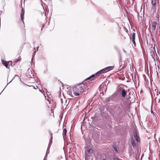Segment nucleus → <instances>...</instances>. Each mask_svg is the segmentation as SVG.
<instances>
[{
  "mask_svg": "<svg viewBox=\"0 0 160 160\" xmlns=\"http://www.w3.org/2000/svg\"><path fill=\"white\" fill-rule=\"evenodd\" d=\"M50 134L51 135L50 140H51V141L52 140V133H51V132H50Z\"/></svg>",
  "mask_w": 160,
  "mask_h": 160,
  "instance_id": "19",
  "label": "nucleus"
},
{
  "mask_svg": "<svg viewBox=\"0 0 160 160\" xmlns=\"http://www.w3.org/2000/svg\"><path fill=\"white\" fill-rule=\"evenodd\" d=\"M114 66H109L108 67L106 68H105L106 70L107 71V72L109 71V70H112V68H113Z\"/></svg>",
  "mask_w": 160,
  "mask_h": 160,
  "instance_id": "8",
  "label": "nucleus"
},
{
  "mask_svg": "<svg viewBox=\"0 0 160 160\" xmlns=\"http://www.w3.org/2000/svg\"><path fill=\"white\" fill-rule=\"evenodd\" d=\"M131 142H132V145L133 146H134L135 145V144L134 143V140L133 139H132V140H131Z\"/></svg>",
  "mask_w": 160,
  "mask_h": 160,
  "instance_id": "16",
  "label": "nucleus"
},
{
  "mask_svg": "<svg viewBox=\"0 0 160 160\" xmlns=\"http://www.w3.org/2000/svg\"><path fill=\"white\" fill-rule=\"evenodd\" d=\"M126 95V92L124 89L122 90V95L123 97H125Z\"/></svg>",
  "mask_w": 160,
  "mask_h": 160,
  "instance_id": "7",
  "label": "nucleus"
},
{
  "mask_svg": "<svg viewBox=\"0 0 160 160\" xmlns=\"http://www.w3.org/2000/svg\"><path fill=\"white\" fill-rule=\"evenodd\" d=\"M41 0V1H42V0Z\"/></svg>",
  "mask_w": 160,
  "mask_h": 160,
  "instance_id": "31",
  "label": "nucleus"
},
{
  "mask_svg": "<svg viewBox=\"0 0 160 160\" xmlns=\"http://www.w3.org/2000/svg\"><path fill=\"white\" fill-rule=\"evenodd\" d=\"M103 160H106V159L105 158L103 159Z\"/></svg>",
  "mask_w": 160,
  "mask_h": 160,
  "instance_id": "28",
  "label": "nucleus"
},
{
  "mask_svg": "<svg viewBox=\"0 0 160 160\" xmlns=\"http://www.w3.org/2000/svg\"><path fill=\"white\" fill-rule=\"evenodd\" d=\"M38 48H39V46L37 48V51H38Z\"/></svg>",
  "mask_w": 160,
  "mask_h": 160,
  "instance_id": "27",
  "label": "nucleus"
},
{
  "mask_svg": "<svg viewBox=\"0 0 160 160\" xmlns=\"http://www.w3.org/2000/svg\"><path fill=\"white\" fill-rule=\"evenodd\" d=\"M68 90L67 91V93L70 96L72 95V92L70 90V89L69 90L68 89Z\"/></svg>",
  "mask_w": 160,
  "mask_h": 160,
  "instance_id": "11",
  "label": "nucleus"
},
{
  "mask_svg": "<svg viewBox=\"0 0 160 160\" xmlns=\"http://www.w3.org/2000/svg\"><path fill=\"white\" fill-rule=\"evenodd\" d=\"M152 4L153 5H155L156 3V0H152Z\"/></svg>",
  "mask_w": 160,
  "mask_h": 160,
  "instance_id": "14",
  "label": "nucleus"
},
{
  "mask_svg": "<svg viewBox=\"0 0 160 160\" xmlns=\"http://www.w3.org/2000/svg\"><path fill=\"white\" fill-rule=\"evenodd\" d=\"M21 60V58H20L19 57L18 58V60H17L16 61H15V63H16L18 61H19V60Z\"/></svg>",
  "mask_w": 160,
  "mask_h": 160,
  "instance_id": "23",
  "label": "nucleus"
},
{
  "mask_svg": "<svg viewBox=\"0 0 160 160\" xmlns=\"http://www.w3.org/2000/svg\"><path fill=\"white\" fill-rule=\"evenodd\" d=\"M107 72V71L106 70V68H104L102 69V70L96 73V74L97 75L100 74L101 73H104Z\"/></svg>",
  "mask_w": 160,
  "mask_h": 160,
  "instance_id": "2",
  "label": "nucleus"
},
{
  "mask_svg": "<svg viewBox=\"0 0 160 160\" xmlns=\"http://www.w3.org/2000/svg\"><path fill=\"white\" fill-rule=\"evenodd\" d=\"M28 76H30V77L32 78V76H33V75L32 73V71L30 69H28Z\"/></svg>",
  "mask_w": 160,
  "mask_h": 160,
  "instance_id": "6",
  "label": "nucleus"
},
{
  "mask_svg": "<svg viewBox=\"0 0 160 160\" xmlns=\"http://www.w3.org/2000/svg\"><path fill=\"white\" fill-rule=\"evenodd\" d=\"M88 152L90 154L92 153V149H89L88 150Z\"/></svg>",
  "mask_w": 160,
  "mask_h": 160,
  "instance_id": "18",
  "label": "nucleus"
},
{
  "mask_svg": "<svg viewBox=\"0 0 160 160\" xmlns=\"http://www.w3.org/2000/svg\"><path fill=\"white\" fill-rule=\"evenodd\" d=\"M113 149H114V150L116 152H117L118 151H117V148H116V147H113Z\"/></svg>",
  "mask_w": 160,
  "mask_h": 160,
  "instance_id": "21",
  "label": "nucleus"
},
{
  "mask_svg": "<svg viewBox=\"0 0 160 160\" xmlns=\"http://www.w3.org/2000/svg\"><path fill=\"white\" fill-rule=\"evenodd\" d=\"M134 136L135 138L137 141H138V137L137 133L136 132H134Z\"/></svg>",
  "mask_w": 160,
  "mask_h": 160,
  "instance_id": "12",
  "label": "nucleus"
},
{
  "mask_svg": "<svg viewBox=\"0 0 160 160\" xmlns=\"http://www.w3.org/2000/svg\"><path fill=\"white\" fill-rule=\"evenodd\" d=\"M44 24H43V25H42V26H43V27H44Z\"/></svg>",
  "mask_w": 160,
  "mask_h": 160,
  "instance_id": "29",
  "label": "nucleus"
},
{
  "mask_svg": "<svg viewBox=\"0 0 160 160\" xmlns=\"http://www.w3.org/2000/svg\"><path fill=\"white\" fill-rule=\"evenodd\" d=\"M123 51H124V52L125 53L126 52V51L124 49H123Z\"/></svg>",
  "mask_w": 160,
  "mask_h": 160,
  "instance_id": "26",
  "label": "nucleus"
},
{
  "mask_svg": "<svg viewBox=\"0 0 160 160\" xmlns=\"http://www.w3.org/2000/svg\"><path fill=\"white\" fill-rule=\"evenodd\" d=\"M69 100H68V101L67 100L65 101L66 103L67 104L66 105V106H67L68 104L69 103Z\"/></svg>",
  "mask_w": 160,
  "mask_h": 160,
  "instance_id": "20",
  "label": "nucleus"
},
{
  "mask_svg": "<svg viewBox=\"0 0 160 160\" xmlns=\"http://www.w3.org/2000/svg\"><path fill=\"white\" fill-rule=\"evenodd\" d=\"M67 132V129L64 128L63 130V137H65L66 136Z\"/></svg>",
  "mask_w": 160,
  "mask_h": 160,
  "instance_id": "10",
  "label": "nucleus"
},
{
  "mask_svg": "<svg viewBox=\"0 0 160 160\" xmlns=\"http://www.w3.org/2000/svg\"><path fill=\"white\" fill-rule=\"evenodd\" d=\"M135 33H133L132 36V41H134V40L135 39Z\"/></svg>",
  "mask_w": 160,
  "mask_h": 160,
  "instance_id": "15",
  "label": "nucleus"
},
{
  "mask_svg": "<svg viewBox=\"0 0 160 160\" xmlns=\"http://www.w3.org/2000/svg\"><path fill=\"white\" fill-rule=\"evenodd\" d=\"M157 22H153L152 23V31H155L156 28Z\"/></svg>",
  "mask_w": 160,
  "mask_h": 160,
  "instance_id": "3",
  "label": "nucleus"
},
{
  "mask_svg": "<svg viewBox=\"0 0 160 160\" xmlns=\"http://www.w3.org/2000/svg\"><path fill=\"white\" fill-rule=\"evenodd\" d=\"M113 159L114 160H119L118 158H114Z\"/></svg>",
  "mask_w": 160,
  "mask_h": 160,
  "instance_id": "24",
  "label": "nucleus"
},
{
  "mask_svg": "<svg viewBox=\"0 0 160 160\" xmlns=\"http://www.w3.org/2000/svg\"><path fill=\"white\" fill-rule=\"evenodd\" d=\"M95 76V75H94V74H93L92 75H91V76H90V77H89V78H87V80H89V79L90 78H93Z\"/></svg>",
  "mask_w": 160,
  "mask_h": 160,
  "instance_id": "17",
  "label": "nucleus"
},
{
  "mask_svg": "<svg viewBox=\"0 0 160 160\" xmlns=\"http://www.w3.org/2000/svg\"><path fill=\"white\" fill-rule=\"evenodd\" d=\"M89 156L87 154H86L85 156V160H89Z\"/></svg>",
  "mask_w": 160,
  "mask_h": 160,
  "instance_id": "13",
  "label": "nucleus"
},
{
  "mask_svg": "<svg viewBox=\"0 0 160 160\" xmlns=\"http://www.w3.org/2000/svg\"><path fill=\"white\" fill-rule=\"evenodd\" d=\"M132 41L133 44L134 45V46L135 47L136 46V43L135 42V40H134V41Z\"/></svg>",
  "mask_w": 160,
  "mask_h": 160,
  "instance_id": "22",
  "label": "nucleus"
},
{
  "mask_svg": "<svg viewBox=\"0 0 160 160\" xmlns=\"http://www.w3.org/2000/svg\"><path fill=\"white\" fill-rule=\"evenodd\" d=\"M87 87L86 82L76 85L72 87L73 94L76 96H82Z\"/></svg>",
  "mask_w": 160,
  "mask_h": 160,
  "instance_id": "1",
  "label": "nucleus"
},
{
  "mask_svg": "<svg viewBox=\"0 0 160 160\" xmlns=\"http://www.w3.org/2000/svg\"><path fill=\"white\" fill-rule=\"evenodd\" d=\"M48 148H49V146H48V149H47V150L46 152V153L45 156V157H44V158L43 160H46V159L47 158V156L48 154V153L49 152V150H48Z\"/></svg>",
  "mask_w": 160,
  "mask_h": 160,
  "instance_id": "9",
  "label": "nucleus"
},
{
  "mask_svg": "<svg viewBox=\"0 0 160 160\" xmlns=\"http://www.w3.org/2000/svg\"><path fill=\"white\" fill-rule=\"evenodd\" d=\"M36 51H35V52H34V54L33 55V56H32V58H33V57H34V55H35V53H36Z\"/></svg>",
  "mask_w": 160,
  "mask_h": 160,
  "instance_id": "25",
  "label": "nucleus"
},
{
  "mask_svg": "<svg viewBox=\"0 0 160 160\" xmlns=\"http://www.w3.org/2000/svg\"><path fill=\"white\" fill-rule=\"evenodd\" d=\"M24 10L22 8V13L21 15V19L23 22H24L23 19H24Z\"/></svg>",
  "mask_w": 160,
  "mask_h": 160,
  "instance_id": "5",
  "label": "nucleus"
},
{
  "mask_svg": "<svg viewBox=\"0 0 160 160\" xmlns=\"http://www.w3.org/2000/svg\"><path fill=\"white\" fill-rule=\"evenodd\" d=\"M34 49H35V48H34Z\"/></svg>",
  "mask_w": 160,
  "mask_h": 160,
  "instance_id": "30",
  "label": "nucleus"
},
{
  "mask_svg": "<svg viewBox=\"0 0 160 160\" xmlns=\"http://www.w3.org/2000/svg\"><path fill=\"white\" fill-rule=\"evenodd\" d=\"M2 62L3 64L7 68H9L8 67V63L6 61H5L3 60H2Z\"/></svg>",
  "mask_w": 160,
  "mask_h": 160,
  "instance_id": "4",
  "label": "nucleus"
}]
</instances>
